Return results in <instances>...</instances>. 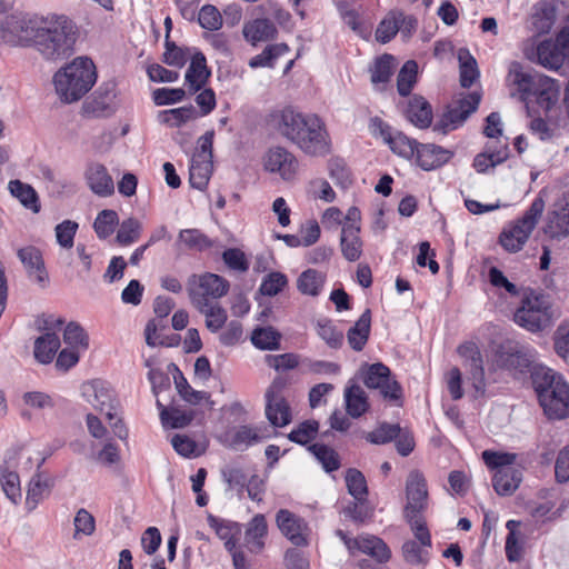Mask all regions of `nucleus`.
Instances as JSON below:
<instances>
[{
    "label": "nucleus",
    "mask_w": 569,
    "mask_h": 569,
    "mask_svg": "<svg viewBox=\"0 0 569 569\" xmlns=\"http://www.w3.org/2000/svg\"><path fill=\"white\" fill-rule=\"evenodd\" d=\"M537 62L546 69L557 71L566 61H569L562 53L559 46L551 40L541 41L536 49Z\"/></svg>",
    "instance_id": "obj_33"
},
{
    "label": "nucleus",
    "mask_w": 569,
    "mask_h": 569,
    "mask_svg": "<svg viewBox=\"0 0 569 569\" xmlns=\"http://www.w3.org/2000/svg\"><path fill=\"white\" fill-rule=\"evenodd\" d=\"M460 62V83L463 88H470L479 77L476 59L467 49L458 52Z\"/></svg>",
    "instance_id": "obj_43"
},
{
    "label": "nucleus",
    "mask_w": 569,
    "mask_h": 569,
    "mask_svg": "<svg viewBox=\"0 0 569 569\" xmlns=\"http://www.w3.org/2000/svg\"><path fill=\"white\" fill-rule=\"evenodd\" d=\"M279 133L296 144L303 153L325 157L331 150V141L323 121L313 113H301L290 108L279 116Z\"/></svg>",
    "instance_id": "obj_1"
},
{
    "label": "nucleus",
    "mask_w": 569,
    "mask_h": 569,
    "mask_svg": "<svg viewBox=\"0 0 569 569\" xmlns=\"http://www.w3.org/2000/svg\"><path fill=\"white\" fill-rule=\"evenodd\" d=\"M540 76L541 73L526 70L518 61L511 62L506 78L512 88L510 94L518 96L522 102H527Z\"/></svg>",
    "instance_id": "obj_17"
},
{
    "label": "nucleus",
    "mask_w": 569,
    "mask_h": 569,
    "mask_svg": "<svg viewBox=\"0 0 569 569\" xmlns=\"http://www.w3.org/2000/svg\"><path fill=\"white\" fill-rule=\"evenodd\" d=\"M418 64L408 60L400 69L397 77V89L400 96L407 97L411 92L417 80Z\"/></svg>",
    "instance_id": "obj_46"
},
{
    "label": "nucleus",
    "mask_w": 569,
    "mask_h": 569,
    "mask_svg": "<svg viewBox=\"0 0 569 569\" xmlns=\"http://www.w3.org/2000/svg\"><path fill=\"white\" fill-rule=\"evenodd\" d=\"M160 418L163 426H169L173 429L184 428L191 423L193 419V412L181 411L177 408H162Z\"/></svg>",
    "instance_id": "obj_57"
},
{
    "label": "nucleus",
    "mask_w": 569,
    "mask_h": 569,
    "mask_svg": "<svg viewBox=\"0 0 569 569\" xmlns=\"http://www.w3.org/2000/svg\"><path fill=\"white\" fill-rule=\"evenodd\" d=\"M286 380L276 378L266 391V416L273 427H284L291 422L290 407L282 396Z\"/></svg>",
    "instance_id": "obj_12"
},
{
    "label": "nucleus",
    "mask_w": 569,
    "mask_h": 569,
    "mask_svg": "<svg viewBox=\"0 0 569 569\" xmlns=\"http://www.w3.org/2000/svg\"><path fill=\"white\" fill-rule=\"evenodd\" d=\"M395 70V58L391 54L379 57L371 69V82L386 83L390 80Z\"/></svg>",
    "instance_id": "obj_52"
},
{
    "label": "nucleus",
    "mask_w": 569,
    "mask_h": 569,
    "mask_svg": "<svg viewBox=\"0 0 569 569\" xmlns=\"http://www.w3.org/2000/svg\"><path fill=\"white\" fill-rule=\"evenodd\" d=\"M206 319V327L211 332H218L221 330L227 320L228 315L224 308L219 302L208 303L206 307H194Z\"/></svg>",
    "instance_id": "obj_41"
},
{
    "label": "nucleus",
    "mask_w": 569,
    "mask_h": 569,
    "mask_svg": "<svg viewBox=\"0 0 569 569\" xmlns=\"http://www.w3.org/2000/svg\"><path fill=\"white\" fill-rule=\"evenodd\" d=\"M407 503L403 516L422 513L427 508L428 488L425 476L419 470H411L406 480Z\"/></svg>",
    "instance_id": "obj_16"
},
{
    "label": "nucleus",
    "mask_w": 569,
    "mask_h": 569,
    "mask_svg": "<svg viewBox=\"0 0 569 569\" xmlns=\"http://www.w3.org/2000/svg\"><path fill=\"white\" fill-rule=\"evenodd\" d=\"M212 172V161L191 159L189 182L192 188L203 190Z\"/></svg>",
    "instance_id": "obj_42"
},
{
    "label": "nucleus",
    "mask_w": 569,
    "mask_h": 569,
    "mask_svg": "<svg viewBox=\"0 0 569 569\" xmlns=\"http://www.w3.org/2000/svg\"><path fill=\"white\" fill-rule=\"evenodd\" d=\"M281 335L272 327L257 328L252 331L251 341L261 350H277L280 348Z\"/></svg>",
    "instance_id": "obj_44"
},
{
    "label": "nucleus",
    "mask_w": 569,
    "mask_h": 569,
    "mask_svg": "<svg viewBox=\"0 0 569 569\" xmlns=\"http://www.w3.org/2000/svg\"><path fill=\"white\" fill-rule=\"evenodd\" d=\"M263 430L262 427L239 426L228 435V446L234 450L246 449L267 437Z\"/></svg>",
    "instance_id": "obj_31"
},
{
    "label": "nucleus",
    "mask_w": 569,
    "mask_h": 569,
    "mask_svg": "<svg viewBox=\"0 0 569 569\" xmlns=\"http://www.w3.org/2000/svg\"><path fill=\"white\" fill-rule=\"evenodd\" d=\"M46 329L49 330V332L38 337L34 341V358L43 365L50 363L57 353L58 349L60 348V339L58 335L50 330L60 329V327L63 325L62 319H53L50 318L46 320L44 322Z\"/></svg>",
    "instance_id": "obj_18"
},
{
    "label": "nucleus",
    "mask_w": 569,
    "mask_h": 569,
    "mask_svg": "<svg viewBox=\"0 0 569 569\" xmlns=\"http://www.w3.org/2000/svg\"><path fill=\"white\" fill-rule=\"evenodd\" d=\"M346 411L351 418H360L370 408L366 391L357 383H348L343 392Z\"/></svg>",
    "instance_id": "obj_30"
},
{
    "label": "nucleus",
    "mask_w": 569,
    "mask_h": 569,
    "mask_svg": "<svg viewBox=\"0 0 569 569\" xmlns=\"http://www.w3.org/2000/svg\"><path fill=\"white\" fill-rule=\"evenodd\" d=\"M319 423L316 420H306L301 422L297 428L292 429L288 435L289 440L299 443L307 445L313 440L318 433Z\"/></svg>",
    "instance_id": "obj_60"
},
{
    "label": "nucleus",
    "mask_w": 569,
    "mask_h": 569,
    "mask_svg": "<svg viewBox=\"0 0 569 569\" xmlns=\"http://www.w3.org/2000/svg\"><path fill=\"white\" fill-rule=\"evenodd\" d=\"M9 190L23 207L30 209L34 213L40 211L38 194L30 184L23 183L20 180H12L9 182Z\"/></svg>",
    "instance_id": "obj_40"
},
{
    "label": "nucleus",
    "mask_w": 569,
    "mask_h": 569,
    "mask_svg": "<svg viewBox=\"0 0 569 569\" xmlns=\"http://www.w3.org/2000/svg\"><path fill=\"white\" fill-rule=\"evenodd\" d=\"M96 81V66L91 59L86 57L76 58L53 77L56 91L67 103L80 100L90 91Z\"/></svg>",
    "instance_id": "obj_3"
},
{
    "label": "nucleus",
    "mask_w": 569,
    "mask_h": 569,
    "mask_svg": "<svg viewBox=\"0 0 569 569\" xmlns=\"http://www.w3.org/2000/svg\"><path fill=\"white\" fill-rule=\"evenodd\" d=\"M162 122L171 127H180L183 123L198 117L197 109L193 106H184L161 112Z\"/></svg>",
    "instance_id": "obj_51"
},
{
    "label": "nucleus",
    "mask_w": 569,
    "mask_h": 569,
    "mask_svg": "<svg viewBox=\"0 0 569 569\" xmlns=\"http://www.w3.org/2000/svg\"><path fill=\"white\" fill-rule=\"evenodd\" d=\"M558 13L557 0H540L533 7L532 24L538 33H548L556 20Z\"/></svg>",
    "instance_id": "obj_28"
},
{
    "label": "nucleus",
    "mask_w": 569,
    "mask_h": 569,
    "mask_svg": "<svg viewBox=\"0 0 569 569\" xmlns=\"http://www.w3.org/2000/svg\"><path fill=\"white\" fill-rule=\"evenodd\" d=\"M509 158L508 143L495 146L493 142L486 144L483 152L478 153L475 159L472 167L479 173L487 172L490 168H495L501 164Z\"/></svg>",
    "instance_id": "obj_26"
},
{
    "label": "nucleus",
    "mask_w": 569,
    "mask_h": 569,
    "mask_svg": "<svg viewBox=\"0 0 569 569\" xmlns=\"http://www.w3.org/2000/svg\"><path fill=\"white\" fill-rule=\"evenodd\" d=\"M517 456L509 452L485 450L482 459L488 468L495 470L492 486L500 496H510L522 480L521 470L515 465Z\"/></svg>",
    "instance_id": "obj_5"
},
{
    "label": "nucleus",
    "mask_w": 569,
    "mask_h": 569,
    "mask_svg": "<svg viewBox=\"0 0 569 569\" xmlns=\"http://www.w3.org/2000/svg\"><path fill=\"white\" fill-rule=\"evenodd\" d=\"M198 22L206 30L217 31L222 27L223 18L214 6L206 4L199 11Z\"/></svg>",
    "instance_id": "obj_62"
},
{
    "label": "nucleus",
    "mask_w": 569,
    "mask_h": 569,
    "mask_svg": "<svg viewBox=\"0 0 569 569\" xmlns=\"http://www.w3.org/2000/svg\"><path fill=\"white\" fill-rule=\"evenodd\" d=\"M360 226L343 223L340 234V249L343 258L350 262L357 261L362 254V240L359 236Z\"/></svg>",
    "instance_id": "obj_25"
},
{
    "label": "nucleus",
    "mask_w": 569,
    "mask_h": 569,
    "mask_svg": "<svg viewBox=\"0 0 569 569\" xmlns=\"http://www.w3.org/2000/svg\"><path fill=\"white\" fill-rule=\"evenodd\" d=\"M398 20L397 11L389 12L378 24L376 40L380 43L389 42L401 28Z\"/></svg>",
    "instance_id": "obj_54"
},
{
    "label": "nucleus",
    "mask_w": 569,
    "mask_h": 569,
    "mask_svg": "<svg viewBox=\"0 0 569 569\" xmlns=\"http://www.w3.org/2000/svg\"><path fill=\"white\" fill-rule=\"evenodd\" d=\"M479 103L480 96L478 93L467 94L458 101L457 106L448 108L440 121L435 124L433 130L446 134L450 130L458 128L478 109Z\"/></svg>",
    "instance_id": "obj_15"
},
{
    "label": "nucleus",
    "mask_w": 569,
    "mask_h": 569,
    "mask_svg": "<svg viewBox=\"0 0 569 569\" xmlns=\"http://www.w3.org/2000/svg\"><path fill=\"white\" fill-rule=\"evenodd\" d=\"M263 167L268 172L278 174L283 181L292 182L299 171V160L286 148L273 147L267 151Z\"/></svg>",
    "instance_id": "obj_14"
},
{
    "label": "nucleus",
    "mask_w": 569,
    "mask_h": 569,
    "mask_svg": "<svg viewBox=\"0 0 569 569\" xmlns=\"http://www.w3.org/2000/svg\"><path fill=\"white\" fill-rule=\"evenodd\" d=\"M363 383L370 389H378L383 399L400 405L402 398V388L399 382L391 377L390 369L377 362L367 367L362 373Z\"/></svg>",
    "instance_id": "obj_10"
},
{
    "label": "nucleus",
    "mask_w": 569,
    "mask_h": 569,
    "mask_svg": "<svg viewBox=\"0 0 569 569\" xmlns=\"http://www.w3.org/2000/svg\"><path fill=\"white\" fill-rule=\"evenodd\" d=\"M533 383L539 403L549 419L569 417V385L560 375L550 369L541 370L535 375Z\"/></svg>",
    "instance_id": "obj_4"
},
{
    "label": "nucleus",
    "mask_w": 569,
    "mask_h": 569,
    "mask_svg": "<svg viewBox=\"0 0 569 569\" xmlns=\"http://www.w3.org/2000/svg\"><path fill=\"white\" fill-rule=\"evenodd\" d=\"M453 156V152L440 146L419 143L416 158L418 166L423 170H433L447 163Z\"/></svg>",
    "instance_id": "obj_23"
},
{
    "label": "nucleus",
    "mask_w": 569,
    "mask_h": 569,
    "mask_svg": "<svg viewBox=\"0 0 569 569\" xmlns=\"http://www.w3.org/2000/svg\"><path fill=\"white\" fill-rule=\"evenodd\" d=\"M176 373L173 375V380L176 385V389L180 397L189 402L190 405H198L202 400L207 402L209 408L214 406V402L210 399V395L206 391H198L192 389L187 379L183 377L182 372L173 365Z\"/></svg>",
    "instance_id": "obj_37"
},
{
    "label": "nucleus",
    "mask_w": 569,
    "mask_h": 569,
    "mask_svg": "<svg viewBox=\"0 0 569 569\" xmlns=\"http://www.w3.org/2000/svg\"><path fill=\"white\" fill-rule=\"evenodd\" d=\"M559 96V82L545 74L538 78L537 84L531 92V97L536 98L538 106L545 111H550L557 104Z\"/></svg>",
    "instance_id": "obj_24"
},
{
    "label": "nucleus",
    "mask_w": 569,
    "mask_h": 569,
    "mask_svg": "<svg viewBox=\"0 0 569 569\" xmlns=\"http://www.w3.org/2000/svg\"><path fill=\"white\" fill-rule=\"evenodd\" d=\"M328 169L329 174L331 179L336 182V184L340 186L342 189H347L351 184V173L343 159H330L328 163Z\"/></svg>",
    "instance_id": "obj_63"
},
{
    "label": "nucleus",
    "mask_w": 569,
    "mask_h": 569,
    "mask_svg": "<svg viewBox=\"0 0 569 569\" xmlns=\"http://www.w3.org/2000/svg\"><path fill=\"white\" fill-rule=\"evenodd\" d=\"M17 256L23 264L28 277L44 287L49 281V276L40 249L34 246H27L18 249Z\"/></svg>",
    "instance_id": "obj_20"
},
{
    "label": "nucleus",
    "mask_w": 569,
    "mask_h": 569,
    "mask_svg": "<svg viewBox=\"0 0 569 569\" xmlns=\"http://www.w3.org/2000/svg\"><path fill=\"white\" fill-rule=\"evenodd\" d=\"M77 33L66 16H43V22L34 37L32 47L47 60H61L74 51Z\"/></svg>",
    "instance_id": "obj_2"
},
{
    "label": "nucleus",
    "mask_w": 569,
    "mask_h": 569,
    "mask_svg": "<svg viewBox=\"0 0 569 569\" xmlns=\"http://www.w3.org/2000/svg\"><path fill=\"white\" fill-rule=\"evenodd\" d=\"M458 353L471 375L472 386L478 392L483 393L486 387L485 369L479 348L473 342H466L458 347Z\"/></svg>",
    "instance_id": "obj_19"
},
{
    "label": "nucleus",
    "mask_w": 569,
    "mask_h": 569,
    "mask_svg": "<svg viewBox=\"0 0 569 569\" xmlns=\"http://www.w3.org/2000/svg\"><path fill=\"white\" fill-rule=\"evenodd\" d=\"M211 72L207 67L206 57L201 52H197L186 72V83L191 93L202 89L207 83Z\"/></svg>",
    "instance_id": "obj_29"
},
{
    "label": "nucleus",
    "mask_w": 569,
    "mask_h": 569,
    "mask_svg": "<svg viewBox=\"0 0 569 569\" xmlns=\"http://www.w3.org/2000/svg\"><path fill=\"white\" fill-rule=\"evenodd\" d=\"M515 321L531 332H538L551 325L552 311L548 296L530 292L515 312Z\"/></svg>",
    "instance_id": "obj_7"
},
{
    "label": "nucleus",
    "mask_w": 569,
    "mask_h": 569,
    "mask_svg": "<svg viewBox=\"0 0 569 569\" xmlns=\"http://www.w3.org/2000/svg\"><path fill=\"white\" fill-rule=\"evenodd\" d=\"M399 425L381 423L377 429L366 435V439L373 445H385L400 435Z\"/></svg>",
    "instance_id": "obj_61"
},
{
    "label": "nucleus",
    "mask_w": 569,
    "mask_h": 569,
    "mask_svg": "<svg viewBox=\"0 0 569 569\" xmlns=\"http://www.w3.org/2000/svg\"><path fill=\"white\" fill-rule=\"evenodd\" d=\"M371 326V313L367 309L347 332L348 343L355 351H361L366 346Z\"/></svg>",
    "instance_id": "obj_35"
},
{
    "label": "nucleus",
    "mask_w": 569,
    "mask_h": 569,
    "mask_svg": "<svg viewBox=\"0 0 569 569\" xmlns=\"http://www.w3.org/2000/svg\"><path fill=\"white\" fill-rule=\"evenodd\" d=\"M242 33L248 42L256 44L257 42L272 39L277 33V29L268 19H256L243 26Z\"/></svg>",
    "instance_id": "obj_34"
},
{
    "label": "nucleus",
    "mask_w": 569,
    "mask_h": 569,
    "mask_svg": "<svg viewBox=\"0 0 569 569\" xmlns=\"http://www.w3.org/2000/svg\"><path fill=\"white\" fill-rule=\"evenodd\" d=\"M178 243L197 251H203L212 247V241L199 229L181 230L178 234Z\"/></svg>",
    "instance_id": "obj_45"
},
{
    "label": "nucleus",
    "mask_w": 569,
    "mask_h": 569,
    "mask_svg": "<svg viewBox=\"0 0 569 569\" xmlns=\"http://www.w3.org/2000/svg\"><path fill=\"white\" fill-rule=\"evenodd\" d=\"M0 485L6 497L13 503L21 499L20 480L18 473L2 470L0 472Z\"/></svg>",
    "instance_id": "obj_58"
},
{
    "label": "nucleus",
    "mask_w": 569,
    "mask_h": 569,
    "mask_svg": "<svg viewBox=\"0 0 569 569\" xmlns=\"http://www.w3.org/2000/svg\"><path fill=\"white\" fill-rule=\"evenodd\" d=\"M268 525L263 515H256L244 530V545L251 553H260L264 548Z\"/></svg>",
    "instance_id": "obj_27"
},
{
    "label": "nucleus",
    "mask_w": 569,
    "mask_h": 569,
    "mask_svg": "<svg viewBox=\"0 0 569 569\" xmlns=\"http://www.w3.org/2000/svg\"><path fill=\"white\" fill-rule=\"evenodd\" d=\"M118 222V213L114 210L104 209L98 213L93 229L100 239H106L113 233Z\"/></svg>",
    "instance_id": "obj_50"
},
{
    "label": "nucleus",
    "mask_w": 569,
    "mask_h": 569,
    "mask_svg": "<svg viewBox=\"0 0 569 569\" xmlns=\"http://www.w3.org/2000/svg\"><path fill=\"white\" fill-rule=\"evenodd\" d=\"M141 233V223L136 218H128L120 223L117 232V241L121 246L136 242Z\"/></svg>",
    "instance_id": "obj_56"
},
{
    "label": "nucleus",
    "mask_w": 569,
    "mask_h": 569,
    "mask_svg": "<svg viewBox=\"0 0 569 569\" xmlns=\"http://www.w3.org/2000/svg\"><path fill=\"white\" fill-rule=\"evenodd\" d=\"M63 340L72 349H88L89 337L78 322H69L63 332Z\"/></svg>",
    "instance_id": "obj_55"
},
{
    "label": "nucleus",
    "mask_w": 569,
    "mask_h": 569,
    "mask_svg": "<svg viewBox=\"0 0 569 569\" xmlns=\"http://www.w3.org/2000/svg\"><path fill=\"white\" fill-rule=\"evenodd\" d=\"M406 118L417 128H429L432 121L430 103L421 96H413L408 102Z\"/></svg>",
    "instance_id": "obj_32"
},
{
    "label": "nucleus",
    "mask_w": 569,
    "mask_h": 569,
    "mask_svg": "<svg viewBox=\"0 0 569 569\" xmlns=\"http://www.w3.org/2000/svg\"><path fill=\"white\" fill-rule=\"evenodd\" d=\"M50 483L49 480L43 478L40 473L32 477L26 499V506L29 510H33L44 493L49 492Z\"/></svg>",
    "instance_id": "obj_49"
},
{
    "label": "nucleus",
    "mask_w": 569,
    "mask_h": 569,
    "mask_svg": "<svg viewBox=\"0 0 569 569\" xmlns=\"http://www.w3.org/2000/svg\"><path fill=\"white\" fill-rule=\"evenodd\" d=\"M90 190L99 197H109L114 192V183L108 169L98 162H92L87 167L84 173Z\"/></svg>",
    "instance_id": "obj_22"
},
{
    "label": "nucleus",
    "mask_w": 569,
    "mask_h": 569,
    "mask_svg": "<svg viewBox=\"0 0 569 569\" xmlns=\"http://www.w3.org/2000/svg\"><path fill=\"white\" fill-rule=\"evenodd\" d=\"M43 16L11 14L1 23V38L11 46L32 47Z\"/></svg>",
    "instance_id": "obj_8"
},
{
    "label": "nucleus",
    "mask_w": 569,
    "mask_h": 569,
    "mask_svg": "<svg viewBox=\"0 0 569 569\" xmlns=\"http://www.w3.org/2000/svg\"><path fill=\"white\" fill-rule=\"evenodd\" d=\"M326 282V273L307 269L297 279V288L302 295L317 297L320 295Z\"/></svg>",
    "instance_id": "obj_38"
},
{
    "label": "nucleus",
    "mask_w": 569,
    "mask_h": 569,
    "mask_svg": "<svg viewBox=\"0 0 569 569\" xmlns=\"http://www.w3.org/2000/svg\"><path fill=\"white\" fill-rule=\"evenodd\" d=\"M116 98L113 86L106 84L99 87L91 102L92 111L97 116L106 114L112 111L113 100Z\"/></svg>",
    "instance_id": "obj_48"
},
{
    "label": "nucleus",
    "mask_w": 569,
    "mask_h": 569,
    "mask_svg": "<svg viewBox=\"0 0 569 569\" xmlns=\"http://www.w3.org/2000/svg\"><path fill=\"white\" fill-rule=\"evenodd\" d=\"M317 332L319 337L326 341V343L333 349H338L342 346L343 333L336 329L329 320H320L317 325Z\"/></svg>",
    "instance_id": "obj_64"
},
{
    "label": "nucleus",
    "mask_w": 569,
    "mask_h": 569,
    "mask_svg": "<svg viewBox=\"0 0 569 569\" xmlns=\"http://www.w3.org/2000/svg\"><path fill=\"white\" fill-rule=\"evenodd\" d=\"M545 206L546 203L543 198L538 196L521 218L508 224L502 230L499 237V242L505 250L509 252H518L523 248L531 232L536 228L545 210Z\"/></svg>",
    "instance_id": "obj_6"
},
{
    "label": "nucleus",
    "mask_w": 569,
    "mask_h": 569,
    "mask_svg": "<svg viewBox=\"0 0 569 569\" xmlns=\"http://www.w3.org/2000/svg\"><path fill=\"white\" fill-rule=\"evenodd\" d=\"M531 352L522 349H515L510 352H501L498 355L497 362L499 366L508 369L523 372L528 370L532 363Z\"/></svg>",
    "instance_id": "obj_39"
},
{
    "label": "nucleus",
    "mask_w": 569,
    "mask_h": 569,
    "mask_svg": "<svg viewBox=\"0 0 569 569\" xmlns=\"http://www.w3.org/2000/svg\"><path fill=\"white\" fill-rule=\"evenodd\" d=\"M336 536L342 540L351 556L361 552L368 555L379 563L387 562L391 557L389 547L382 539L376 536L361 535L351 538L341 529L336 530Z\"/></svg>",
    "instance_id": "obj_11"
},
{
    "label": "nucleus",
    "mask_w": 569,
    "mask_h": 569,
    "mask_svg": "<svg viewBox=\"0 0 569 569\" xmlns=\"http://www.w3.org/2000/svg\"><path fill=\"white\" fill-rule=\"evenodd\" d=\"M309 450L321 462L326 471L331 472L339 468L338 453L332 448L326 445L315 443L309 447Z\"/></svg>",
    "instance_id": "obj_59"
},
{
    "label": "nucleus",
    "mask_w": 569,
    "mask_h": 569,
    "mask_svg": "<svg viewBox=\"0 0 569 569\" xmlns=\"http://www.w3.org/2000/svg\"><path fill=\"white\" fill-rule=\"evenodd\" d=\"M419 143L400 131L395 132V137L390 138L389 147L391 151L403 158H411L416 154Z\"/></svg>",
    "instance_id": "obj_53"
},
{
    "label": "nucleus",
    "mask_w": 569,
    "mask_h": 569,
    "mask_svg": "<svg viewBox=\"0 0 569 569\" xmlns=\"http://www.w3.org/2000/svg\"><path fill=\"white\" fill-rule=\"evenodd\" d=\"M81 393L86 401L104 413L109 421L116 417L117 400L109 383L99 379L84 382Z\"/></svg>",
    "instance_id": "obj_13"
},
{
    "label": "nucleus",
    "mask_w": 569,
    "mask_h": 569,
    "mask_svg": "<svg viewBox=\"0 0 569 569\" xmlns=\"http://www.w3.org/2000/svg\"><path fill=\"white\" fill-rule=\"evenodd\" d=\"M545 233L561 240L569 236V200L563 198L548 212Z\"/></svg>",
    "instance_id": "obj_21"
},
{
    "label": "nucleus",
    "mask_w": 569,
    "mask_h": 569,
    "mask_svg": "<svg viewBox=\"0 0 569 569\" xmlns=\"http://www.w3.org/2000/svg\"><path fill=\"white\" fill-rule=\"evenodd\" d=\"M277 525L280 531L295 545L302 546L306 539L301 533V528L298 519L289 510L281 509L277 513Z\"/></svg>",
    "instance_id": "obj_36"
},
{
    "label": "nucleus",
    "mask_w": 569,
    "mask_h": 569,
    "mask_svg": "<svg viewBox=\"0 0 569 569\" xmlns=\"http://www.w3.org/2000/svg\"><path fill=\"white\" fill-rule=\"evenodd\" d=\"M228 290L229 282L216 273L192 274L188 280V293L193 307L218 302Z\"/></svg>",
    "instance_id": "obj_9"
},
{
    "label": "nucleus",
    "mask_w": 569,
    "mask_h": 569,
    "mask_svg": "<svg viewBox=\"0 0 569 569\" xmlns=\"http://www.w3.org/2000/svg\"><path fill=\"white\" fill-rule=\"evenodd\" d=\"M346 485L348 492L357 501H367L368 487L367 481L362 472L357 469H349L346 473Z\"/></svg>",
    "instance_id": "obj_47"
}]
</instances>
